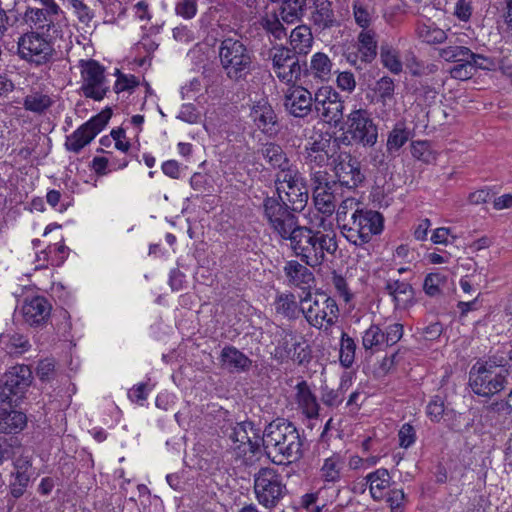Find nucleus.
<instances>
[{
    "mask_svg": "<svg viewBox=\"0 0 512 512\" xmlns=\"http://www.w3.org/2000/svg\"><path fill=\"white\" fill-rule=\"evenodd\" d=\"M32 382V371L27 365L11 367L0 380V403H17Z\"/></svg>",
    "mask_w": 512,
    "mask_h": 512,
    "instance_id": "12",
    "label": "nucleus"
},
{
    "mask_svg": "<svg viewBox=\"0 0 512 512\" xmlns=\"http://www.w3.org/2000/svg\"><path fill=\"white\" fill-rule=\"evenodd\" d=\"M229 438L235 444L237 455L246 454L247 451L255 453L262 443L260 430L254 427L250 421L237 423L231 430Z\"/></svg>",
    "mask_w": 512,
    "mask_h": 512,
    "instance_id": "20",
    "label": "nucleus"
},
{
    "mask_svg": "<svg viewBox=\"0 0 512 512\" xmlns=\"http://www.w3.org/2000/svg\"><path fill=\"white\" fill-rule=\"evenodd\" d=\"M330 58L322 52L315 53L310 61V70L314 77L321 80H328L332 71Z\"/></svg>",
    "mask_w": 512,
    "mask_h": 512,
    "instance_id": "47",
    "label": "nucleus"
},
{
    "mask_svg": "<svg viewBox=\"0 0 512 512\" xmlns=\"http://www.w3.org/2000/svg\"><path fill=\"white\" fill-rule=\"evenodd\" d=\"M289 47L274 46L269 52L272 68L277 78L286 84H295L301 76L302 67L297 56Z\"/></svg>",
    "mask_w": 512,
    "mask_h": 512,
    "instance_id": "13",
    "label": "nucleus"
},
{
    "mask_svg": "<svg viewBox=\"0 0 512 512\" xmlns=\"http://www.w3.org/2000/svg\"><path fill=\"white\" fill-rule=\"evenodd\" d=\"M259 152L273 169L287 168L290 163L286 152L277 143L267 142L261 146Z\"/></svg>",
    "mask_w": 512,
    "mask_h": 512,
    "instance_id": "39",
    "label": "nucleus"
},
{
    "mask_svg": "<svg viewBox=\"0 0 512 512\" xmlns=\"http://www.w3.org/2000/svg\"><path fill=\"white\" fill-rule=\"evenodd\" d=\"M112 111L106 108L86 123L82 124L70 136L67 137L65 146L67 150L79 153L88 145L98 133L106 126L111 118Z\"/></svg>",
    "mask_w": 512,
    "mask_h": 512,
    "instance_id": "16",
    "label": "nucleus"
},
{
    "mask_svg": "<svg viewBox=\"0 0 512 512\" xmlns=\"http://www.w3.org/2000/svg\"><path fill=\"white\" fill-rule=\"evenodd\" d=\"M343 460L338 454L326 458L320 469V476L324 482L337 483L341 480Z\"/></svg>",
    "mask_w": 512,
    "mask_h": 512,
    "instance_id": "45",
    "label": "nucleus"
},
{
    "mask_svg": "<svg viewBox=\"0 0 512 512\" xmlns=\"http://www.w3.org/2000/svg\"><path fill=\"white\" fill-rule=\"evenodd\" d=\"M332 171L337 187L354 191L366 180L361 163L349 152L341 151L333 164Z\"/></svg>",
    "mask_w": 512,
    "mask_h": 512,
    "instance_id": "14",
    "label": "nucleus"
},
{
    "mask_svg": "<svg viewBox=\"0 0 512 512\" xmlns=\"http://www.w3.org/2000/svg\"><path fill=\"white\" fill-rule=\"evenodd\" d=\"M59 14H49L46 9L28 7L24 13V22L32 29L45 35H58V24L55 23Z\"/></svg>",
    "mask_w": 512,
    "mask_h": 512,
    "instance_id": "23",
    "label": "nucleus"
},
{
    "mask_svg": "<svg viewBox=\"0 0 512 512\" xmlns=\"http://www.w3.org/2000/svg\"><path fill=\"white\" fill-rule=\"evenodd\" d=\"M329 0H313L311 22L321 30L331 28L335 23L334 12Z\"/></svg>",
    "mask_w": 512,
    "mask_h": 512,
    "instance_id": "35",
    "label": "nucleus"
},
{
    "mask_svg": "<svg viewBox=\"0 0 512 512\" xmlns=\"http://www.w3.org/2000/svg\"><path fill=\"white\" fill-rule=\"evenodd\" d=\"M366 208L361 206V203L353 197L344 199L336 211V220L338 226L346 221L348 218H352L353 214H359Z\"/></svg>",
    "mask_w": 512,
    "mask_h": 512,
    "instance_id": "52",
    "label": "nucleus"
},
{
    "mask_svg": "<svg viewBox=\"0 0 512 512\" xmlns=\"http://www.w3.org/2000/svg\"><path fill=\"white\" fill-rule=\"evenodd\" d=\"M366 484L369 486L371 497L375 501L385 498L391 486V476L387 469L379 468L365 477Z\"/></svg>",
    "mask_w": 512,
    "mask_h": 512,
    "instance_id": "28",
    "label": "nucleus"
},
{
    "mask_svg": "<svg viewBox=\"0 0 512 512\" xmlns=\"http://www.w3.org/2000/svg\"><path fill=\"white\" fill-rule=\"evenodd\" d=\"M356 343L347 333L342 332L339 360L342 366L350 368L355 361Z\"/></svg>",
    "mask_w": 512,
    "mask_h": 512,
    "instance_id": "50",
    "label": "nucleus"
},
{
    "mask_svg": "<svg viewBox=\"0 0 512 512\" xmlns=\"http://www.w3.org/2000/svg\"><path fill=\"white\" fill-rule=\"evenodd\" d=\"M331 285L334 287L336 293L343 298V300L347 303L352 298V293L348 287L346 279L337 271L333 270L331 273Z\"/></svg>",
    "mask_w": 512,
    "mask_h": 512,
    "instance_id": "59",
    "label": "nucleus"
},
{
    "mask_svg": "<svg viewBox=\"0 0 512 512\" xmlns=\"http://www.w3.org/2000/svg\"><path fill=\"white\" fill-rule=\"evenodd\" d=\"M310 181L312 189L315 187L327 188V185L337 186V182L334 180V175L322 168L310 169Z\"/></svg>",
    "mask_w": 512,
    "mask_h": 512,
    "instance_id": "58",
    "label": "nucleus"
},
{
    "mask_svg": "<svg viewBox=\"0 0 512 512\" xmlns=\"http://www.w3.org/2000/svg\"><path fill=\"white\" fill-rule=\"evenodd\" d=\"M55 365V360L51 358H46L39 361L36 368V375L40 381L49 382L54 379L56 375Z\"/></svg>",
    "mask_w": 512,
    "mask_h": 512,
    "instance_id": "60",
    "label": "nucleus"
},
{
    "mask_svg": "<svg viewBox=\"0 0 512 512\" xmlns=\"http://www.w3.org/2000/svg\"><path fill=\"white\" fill-rule=\"evenodd\" d=\"M447 399L446 390L440 388L427 405V415L432 421L439 422L445 414V403Z\"/></svg>",
    "mask_w": 512,
    "mask_h": 512,
    "instance_id": "49",
    "label": "nucleus"
},
{
    "mask_svg": "<svg viewBox=\"0 0 512 512\" xmlns=\"http://www.w3.org/2000/svg\"><path fill=\"white\" fill-rule=\"evenodd\" d=\"M282 192L286 196L285 202L292 210L300 212L305 208L309 198L305 180L301 181L300 184L297 183L287 189H283Z\"/></svg>",
    "mask_w": 512,
    "mask_h": 512,
    "instance_id": "42",
    "label": "nucleus"
},
{
    "mask_svg": "<svg viewBox=\"0 0 512 512\" xmlns=\"http://www.w3.org/2000/svg\"><path fill=\"white\" fill-rule=\"evenodd\" d=\"M510 413L508 403L495 402L483 408L480 421L484 427H496L503 424L506 415Z\"/></svg>",
    "mask_w": 512,
    "mask_h": 512,
    "instance_id": "37",
    "label": "nucleus"
},
{
    "mask_svg": "<svg viewBox=\"0 0 512 512\" xmlns=\"http://www.w3.org/2000/svg\"><path fill=\"white\" fill-rule=\"evenodd\" d=\"M314 99L302 86L289 87L284 96V107L294 117L304 118L312 111Z\"/></svg>",
    "mask_w": 512,
    "mask_h": 512,
    "instance_id": "21",
    "label": "nucleus"
},
{
    "mask_svg": "<svg viewBox=\"0 0 512 512\" xmlns=\"http://www.w3.org/2000/svg\"><path fill=\"white\" fill-rule=\"evenodd\" d=\"M447 274L437 270L426 275L423 283V290L429 297L443 296L447 288Z\"/></svg>",
    "mask_w": 512,
    "mask_h": 512,
    "instance_id": "43",
    "label": "nucleus"
},
{
    "mask_svg": "<svg viewBox=\"0 0 512 512\" xmlns=\"http://www.w3.org/2000/svg\"><path fill=\"white\" fill-rule=\"evenodd\" d=\"M253 481L258 503L269 510L274 509L288 492L282 475L271 467L260 468L254 474Z\"/></svg>",
    "mask_w": 512,
    "mask_h": 512,
    "instance_id": "9",
    "label": "nucleus"
},
{
    "mask_svg": "<svg viewBox=\"0 0 512 512\" xmlns=\"http://www.w3.org/2000/svg\"><path fill=\"white\" fill-rule=\"evenodd\" d=\"M220 359L223 367L230 372L248 371L252 365V360L233 346L224 347Z\"/></svg>",
    "mask_w": 512,
    "mask_h": 512,
    "instance_id": "30",
    "label": "nucleus"
},
{
    "mask_svg": "<svg viewBox=\"0 0 512 512\" xmlns=\"http://www.w3.org/2000/svg\"><path fill=\"white\" fill-rule=\"evenodd\" d=\"M274 305L276 312L289 320L297 319L302 313V303L299 305L292 293L277 295Z\"/></svg>",
    "mask_w": 512,
    "mask_h": 512,
    "instance_id": "40",
    "label": "nucleus"
},
{
    "mask_svg": "<svg viewBox=\"0 0 512 512\" xmlns=\"http://www.w3.org/2000/svg\"><path fill=\"white\" fill-rule=\"evenodd\" d=\"M283 271L287 278L288 284L301 289L310 287L314 282L313 273L304 265L296 260L286 262Z\"/></svg>",
    "mask_w": 512,
    "mask_h": 512,
    "instance_id": "27",
    "label": "nucleus"
},
{
    "mask_svg": "<svg viewBox=\"0 0 512 512\" xmlns=\"http://www.w3.org/2000/svg\"><path fill=\"white\" fill-rule=\"evenodd\" d=\"M272 345L273 350L270 355L279 364L292 361L297 365H303L311 360V349L292 330L278 329L274 334Z\"/></svg>",
    "mask_w": 512,
    "mask_h": 512,
    "instance_id": "7",
    "label": "nucleus"
},
{
    "mask_svg": "<svg viewBox=\"0 0 512 512\" xmlns=\"http://www.w3.org/2000/svg\"><path fill=\"white\" fill-rule=\"evenodd\" d=\"M473 52L463 46H450V77L458 80L469 79L474 72Z\"/></svg>",
    "mask_w": 512,
    "mask_h": 512,
    "instance_id": "22",
    "label": "nucleus"
},
{
    "mask_svg": "<svg viewBox=\"0 0 512 512\" xmlns=\"http://www.w3.org/2000/svg\"><path fill=\"white\" fill-rule=\"evenodd\" d=\"M277 12L286 24L300 22L307 12V0H285Z\"/></svg>",
    "mask_w": 512,
    "mask_h": 512,
    "instance_id": "36",
    "label": "nucleus"
},
{
    "mask_svg": "<svg viewBox=\"0 0 512 512\" xmlns=\"http://www.w3.org/2000/svg\"><path fill=\"white\" fill-rule=\"evenodd\" d=\"M254 126L268 137H275L281 126L272 105L266 99L255 102L249 113Z\"/></svg>",
    "mask_w": 512,
    "mask_h": 512,
    "instance_id": "19",
    "label": "nucleus"
},
{
    "mask_svg": "<svg viewBox=\"0 0 512 512\" xmlns=\"http://www.w3.org/2000/svg\"><path fill=\"white\" fill-rule=\"evenodd\" d=\"M473 13L472 0H456L454 3L453 16L461 22H469Z\"/></svg>",
    "mask_w": 512,
    "mask_h": 512,
    "instance_id": "63",
    "label": "nucleus"
},
{
    "mask_svg": "<svg viewBox=\"0 0 512 512\" xmlns=\"http://www.w3.org/2000/svg\"><path fill=\"white\" fill-rule=\"evenodd\" d=\"M304 180L305 178L302 176L299 170L296 167L290 165V163L287 165V168L284 167L279 169V172L275 177L276 191L278 194L277 197H281V192L283 189H287L291 185L297 183L300 184V182Z\"/></svg>",
    "mask_w": 512,
    "mask_h": 512,
    "instance_id": "44",
    "label": "nucleus"
},
{
    "mask_svg": "<svg viewBox=\"0 0 512 512\" xmlns=\"http://www.w3.org/2000/svg\"><path fill=\"white\" fill-rule=\"evenodd\" d=\"M261 441L267 456L277 465L294 463L303 457V439L295 425L287 420L269 423Z\"/></svg>",
    "mask_w": 512,
    "mask_h": 512,
    "instance_id": "1",
    "label": "nucleus"
},
{
    "mask_svg": "<svg viewBox=\"0 0 512 512\" xmlns=\"http://www.w3.org/2000/svg\"><path fill=\"white\" fill-rule=\"evenodd\" d=\"M81 74V93L95 101H101L110 91L105 75V67L94 59H81L78 62Z\"/></svg>",
    "mask_w": 512,
    "mask_h": 512,
    "instance_id": "11",
    "label": "nucleus"
},
{
    "mask_svg": "<svg viewBox=\"0 0 512 512\" xmlns=\"http://www.w3.org/2000/svg\"><path fill=\"white\" fill-rule=\"evenodd\" d=\"M26 423L27 417L24 413L6 409L3 421L0 423V433H17L26 426Z\"/></svg>",
    "mask_w": 512,
    "mask_h": 512,
    "instance_id": "46",
    "label": "nucleus"
},
{
    "mask_svg": "<svg viewBox=\"0 0 512 512\" xmlns=\"http://www.w3.org/2000/svg\"><path fill=\"white\" fill-rule=\"evenodd\" d=\"M411 154L415 159L424 163H431L435 160V155L428 141H412Z\"/></svg>",
    "mask_w": 512,
    "mask_h": 512,
    "instance_id": "55",
    "label": "nucleus"
},
{
    "mask_svg": "<svg viewBox=\"0 0 512 512\" xmlns=\"http://www.w3.org/2000/svg\"><path fill=\"white\" fill-rule=\"evenodd\" d=\"M385 344L383 330L378 325H371L363 334L362 345L366 350L377 349Z\"/></svg>",
    "mask_w": 512,
    "mask_h": 512,
    "instance_id": "53",
    "label": "nucleus"
},
{
    "mask_svg": "<svg viewBox=\"0 0 512 512\" xmlns=\"http://www.w3.org/2000/svg\"><path fill=\"white\" fill-rule=\"evenodd\" d=\"M116 82L114 84L115 93L119 94L121 92L127 91L132 93L133 90L139 86V79L132 74H124L120 72V70H116Z\"/></svg>",
    "mask_w": 512,
    "mask_h": 512,
    "instance_id": "54",
    "label": "nucleus"
},
{
    "mask_svg": "<svg viewBox=\"0 0 512 512\" xmlns=\"http://www.w3.org/2000/svg\"><path fill=\"white\" fill-rule=\"evenodd\" d=\"M287 241L290 242L294 254L313 268L324 263L326 253L335 256L338 250L334 233H323L307 226L300 225Z\"/></svg>",
    "mask_w": 512,
    "mask_h": 512,
    "instance_id": "3",
    "label": "nucleus"
},
{
    "mask_svg": "<svg viewBox=\"0 0 512 512\" xmlns=\"http://www.w3.org/2000/svg\"><path fill=\"white\" fill-rule=\"evenodd\" d=\"M378 141V126L366 109L352 110L345 121V131L338 138L344 146L361 145L372 148Z\"/></svg>",
    "mask_w": 512,
    "mask_h": 512,
    "instance_id": "6",
    "label": "nucleus"
},
{
    "mask_svg": "<svg viewBox=\"0 0 512 512\" xmlns=\"http://www.w3.org/2000/svg\"><path fill=\"white\" fill-rule=\"evenodd\" d=\"M470 381L473 391L481 396H491L504 388L505 376L502 370H493L489 362L478 363L470 372Z\"/></svg>",
    "mask_w": 512,
    "mask_h": 512,
    "instance_id": "15",
    "label": "nucleus"
},
{
    "mask_svg": "<svg viewBox=\"0 0 512 512\" xmlns=\"http://www.w3.org/2000/svg\"><path fill=\"white\" fill-rule=\"evenodd\" d=\"M336 189L337 186L327 185V188L315 187L313 191V200L319 212L326 215H332L336 209Z\"/></svg>",
    "mask_w": 512,
    "mask_h": 512,
    "instance_id": "34",
    "label": "nucleus"
},
{
    "mask_svg": "<svg viewBox=\"0 0 512 512\" xmlns=\"http://www.w3.org/2000/svg\"><path fill=\"white\" fill-rule=\"evenodd\" d=\"M374 30H362L356 41L361 63H371L377 56L378 41Z\"/></svg>",
    "mask_w": 512,
    "mask_h": 512,
    "instance_id": "31",
    "label": "nucleus"
},
{
    "mask_svg": "<svg viewBox=\"0 0 512 512\" xmlns=\"http://www.w3.org/2000/svg\"><path fill=\"white\" fill-rule=\"evenodd\" d=\"M414 133L404 123H396L387 135L386 151L391 157H396L399 150L413 137Z\"/></svg>",
    "mask_w": 512,
    "mask_h": 512,
    "instance_id": "33",
    "label": "nucleus"
},
{
    "mask_svg": "<svg viewBox=\"0 0 512 512\" xmlns=\"http://www.w3.org/2000/svg\"><path fill=\"white\" fill-rule=\"evenodd\" d=\"M28 339L16 332H6L0 335V348L9 355H21L30 349Z\"/></svg>",
    "mask_w": 512,
    "mask_h": 512,
    "instance_id": "38",
    "label": "nucleus"
},
{
    "mask_svg": "<svg viewBox=\"0 0 512 512\" xmlns=\"http://www.w3.org/2000/svg\"><path fill=\"white\" fill-rule=\"evenodd\" d=\"M296 390V401L303 414L309 419L317 418L320 406L308 383L306 381L299 382L296 385Z\"/></svg>",
    "mask_w": 512,
    "mask_h": 512,
    "instance_id": "29",
    "label": "nucleus"
},
{
    "mask_svg": "<svg viewBox=\"0 0 512 512\" xmlns=\"http://www.w3.org/2000/svg\"><path fill=\"white\" fill-rule=\"evenodd\" d=\"M51 305L44 297H34L24 303L22 307L23 317L30 326H40L44 324L50 316Z\"/></svg>",
    "mask_w": 512,
    "mask_h": 512,
    "instance_id": "24",
    "label": "nucleus"
},
{
    "mask_svg": "<svg viewBox=\"0 0 512 512\" xmlns=\"http://www.w3.org/2000/svg\"><path fill=\"white\" fill-rule=\"evenodd\" d=\"M375 91L382 102L391 100L394 96L395 84L392 78L384 76L376 82Z\"/></svg>",
    "mask_w": 512,
    "mask_h": 512,
    "instance_id": "61",
    "label": "nucleus"
},
{
    "mask_svg": "<svg viewBox=\"0 0 512 512\" xmlns=\"http://www.w3.org/2000/svg\"><path fill=\"white\" fill-rule=\"evenodd\" d=\"M52 37L53 35L36 31L24 33L17 41V55L22 60L37 66L48 63L55 54Z\"/></svg>",
    "mask_w": 512,
    "mask_h": 512,
    "instance_id": "10",
    "label": "nucleus"
},
{
    "mask_svg": "<svg viewBox=\"0 0 512 512\" xmlns=\"http://www.w3.org/2000/svg\"><path fill=\"white\" fill-rule=\"evenodd\" d=\"M261 209L269 229L282 240H287L300 226L297 211L292 210L282 197H265Z\"/></svg>",
    "mask_w": 512,
    "mask_h": 512,
    "instance_id": "5",
    "label": "nucleus"
},
{
    "mask_svg": "<svg viewBox=\"0 0 512 512\" xmlns=\"http://www.w3.org/2000/svg\"><path fill=\"white\" fill-rule=\"evenodd\" d=\"M385 498L391 512H403L405 507V494L402 489H390Z\"/></svg>",
    "mask_w": 512,
    "mask_h": 512,
    "instance_id": "62",
    "label": "nucleus"
},
{
    "mask_svg": "<svg viewBox=\"0 0 512 512\" xmlns=\"http://www.w3.org/2000/svg\"><path fill=\"white\" fill-rule=\"evenodd\" d=\"M314 105L322 119L328 124L336 127L342 122L344 101L335 90L330 87L319 89L315 94Z\"/></svg>",
    "mask_w": 512,
    "mask_h": 512,
    "instance_id": "17",
    "label": "nucleus"
},
{
    "mask_svg": "<svg viewBox=\"0 0 512 512\" xmlns=\"http://www.w3.org/2000/svg\"><path fill=\"white\" fill-rule=\"evenodd\" d=\"M381 62L383 66L389 69L394 74H399L402 71V62L398 53L391 48H381Z\"/></svg>",
    "mask_w": 512,
    "mask_h": 512,
    "instance_id": "56",
    "label": "nucleus"
},
{
    "mask_svg": "<svg viewBox=\"0 0 512 512\" xmlns=\"http://www.w3.org/2000/svg\"><path fill=\"white\" fill-rule=\"evenodd\" d=\"M31 469V462L25 457H19L14 461L15 471L12 475L15 479L10 484V492L14 498H20L24 494L30 482Z\"/></svg>",
    "mask_w": 512,
    "mask_h": 512,
    "instance_id": "26",
    "label": "nucleus"
},
{
    "mask_svg": "<svg viewBox=\"0 0 512 512\" xmlns=\"http://www.w3.org/2000/svg\"><path fill=\"white\" fill-rule=\"evenodd\" d=\"M384 342L387 346L396 344L403 336V325L400 323H393L386 327L383 331Z\"/></svg>",
    "mask_w": 512,
    "mask_h": 512,
    "instance_id": "64",
    "label": "nucleus"
},
{
    "mask_svg": "<svg viewBox=\"0 0 512 512\" xmlns=\"http://www.w3.org/2000/svg\"><path fill=\"white\" fill-rule=\"evenodd\" d=\"M313 41L311 28L305 24L295 27L289 36L290 49L298 55H307L312 48Z\"/></svg>",
    "mask_w": 512,
    "mask_h": 512,
    "instance_id": "32",
    "label": "nucleus"
},
{
    "mask_svg": "<svg viewBox=\"0 0 512 512\" xmlns=\"http://www.w3.org/2000/svg\"><path fill=\"white\" fill-rule=\"evenodd\" d=\"M277 11L267 12L261 16L259 24L266 34L275 40L286 38L287 31Z\"/></svg>",
    "mask_w": 512,
    "mask_h": 512,
    "instance_id": "41",
    "label": "nucleus"
},
{
    "mask_svg": "<svg viewBox=\"0 0 512 512\" xmlns=\"http://www.w3.org/2000/svg\"><path fill=\"white\" fill-rule=\"evenodd\" d=\"M302 314L313 327L326 330L331 328L338 320L339 308L336 301L327 294L310 292L301 298Z\"/></svg>",
    "mask_w": 512,
    "mask_h": 512,
    "instance_id": "8",
    "label": "nucleus"
},
{
    "mask_svg": "<svg viewBox=\"0 0 512 512\" xmlns=\"http://www.w3.org/2000/svg\"><path fill=\"white\" fill-rule=\"evenodd\" d=\"M416 33L423 42L433 45L441 44L447 39L446 32L436 27L434 24L427 25L420 23L417 25Z\"/></svg>",
    "mask_w": 512,
    "mask_h": 512,
    "instance_id": "48",
    "label": "nucleus"
},
{
    "mask_svg": "<svg viewBox=\"0 0 512 512\" xmlns=\"http://www.w3.org/2000/svg\"><path fill=\"white\" fill-rule=\"evenodd\" d=\"M52 105V100L48 95L33 92L24 98L23 106L26 110L34 113H43Z\"/></svg>",
    "mask_w": 512,
    "mask_h": 512,
    "instance_id": "51",
    "label": "nucleus"
},
{
    "mask_svg": "<svg viewBox=\"0 0 512 512\" xmlns=\"http://www.w3.org/2000/svg\"><path fill=\"white\" fill-rule=\"evenodd\" d=\"M352 8L356 24L360 26L362 30H369L368 27L372 22V16L368 7L360 1H354Z\"/></svg>",
    "mask_w": 512,
    "mask_h": 512,
    "instance_id": "57",
    "label": "nucleus"
},
{
    "mask_svg": "<svg viewBox=\"0 0 512 512\" xmlns=\"http://www.w3.org/2000/svg\"><path fill=\"white\" fill-rule=\"evenodd\" d=\"M218 60L225 78L233 84H242L257 69L253 49L241 38L226 37L218 46Z\"/></svg>",
    "mask_w": 512,
    "mask_h": 512,
    "instance_id": "2",
    "label": "nucleus"
},
{
    "mask_svg": "<svg viewBox=\"0 0 512 512\" xmlns=\"http://www.w3.org/2000/svg\"><path fill=\"white\" fill-rule=\"evenodd\" d=\"M340 149L330 138L320 137L305 146L304 159L310 169L333 167Z\"/></svg>",
    "mask_w": 512,
    "mask_h": 512,
    "instance_id": "18",
    "label": "nucleus"
},
{
    "mask_svg": "<svg viewBox=\"0 0 512 512\" xmlns=\"http://www.w3.org/2000/svg\"><path fill=\"white\" fill-rule=\"evenodd\" d=\"M341 235L353 246L365 248L373 236L379 235L384 229V218L376 210L365 209L339 226Z\"/></svg>",
    "mask_w": 512,
    "mask_h": 512,
    "instance_id": "4",
    "label": "nucleus"
},
{
    "mask_svg": "<svg viewBox=\"0 0 512 512\" xmlns=\"http://www.w3.org/2000/svg\"><path fill=\"white\" fill-rule=\"evenodd\" d=\"M384 290L392 297L396 309H405L412 304L413 288L409 283L389 278Z\"/></svg>",
    "mask_w": 512,
    "mask_h": 512,
    "instance_id": "25",
    "label": "nucleus"
}]
</instances>
